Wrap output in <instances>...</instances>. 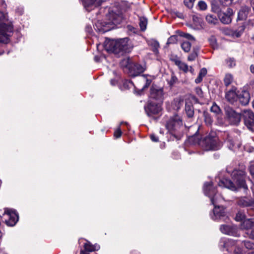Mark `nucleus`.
<instances>
[{"label":"nucleus","instance_id":"obj_1","mask_svg":"<svg viewBox=\"0 0 254 254\" xmlns=\"http://www.w3.org/2000/svg\"><path fill=\"white\" fill-rule=\"evenodd\" d=\"M203 190L205 195L210 198L212 204L214 205L213 209V213L215 217L214 219H217L220 218L221 216H224L225 215V208L223 206L215 205L216 191L215 189L212 187V183H205L204 185Z\"/></svg>","mask_w":254,"mask_h":254},{"label":"nucleus","instance_id":"obj_2","mask_svg":"<svg viewBox=\"0 0 254 254\" xmlns=\"http://www.w3.org/2000/svg\"><path fill=\"white\" fill-rule=\"evenodd\" d=\"M201 146L205 150H216L219 149L222 144L219 140L215 131H211L204 139L199 143Z\"/></svg>","mask_w":254,"mask_h":254},{"label":"nucleus","instance_id":"obj_3","mask_svg":"<svg viewBox=\"0 0 254 254\" xmlns=\"http://www.w3.org/2000/svg\"><path fill=\"white\" fill-rule=\"evenodd\" d=\"M233 179L234 182L229 179H223L219 182L218 185L219 187H225L232 190H236L238 188H246V183L242 175H236V174H234Z\"/></svg>","mask_w":254,"mask_h":254},{"label":"nucleus","instance_id":"obj_4","mask_svg":"<svg viewBox=\"0 0 254 254\" xmlns=\"http://www.w3.org/2000/svg\"><path fill=\"white\" fill-rule=\"evenodd\" d=\"M5 18L4 13L0 11V43L6 44L9 41V37L13 32V27L11 25L3 23Z\"/></svg>","mask_w":254,"mask_h":254},{"label":"nucleus","instance_id":"obj_5","mask_svg":"<svg viewBox=\"0 0 254 254\" xmlns=\"http://www.w3.org/2000/svg\"><path fill=\"white\" fill-rule=\"evenodd\" d=\"M118 21L117 15H113L111 21L109 22L98 21L95 24L94 28L96 31L105 33L114 29Z\"/></svg>","mask_w":254,"mask_h":254},{"label":"nucleus","instance_id":"obj_6","mask_svg":"<svg viewBox=\"0 0 254 254\" xmlns=\"http://www.w3.org/2000/svg\"><path fill=\"white\" fill-rule=\"evenodd\" d=\"M183 123L180 118L175 115L171 117L166 123V127L171 134L176 136V133L182 127Z\"/></svg>","mask_w":254,"mask_h":254},{"label":"nucleus","instance_id":"obj_7","mask_svg":"<svg viewBox=\"0 0 254 254\" xmlns=\"http://www.w3.org/2000/svg\"><path fill=\"white\" fill-rule=\"evenodd\" d=\"M128 60L123 61V64L125 63V70L127 71L128 74L130 76H136L143 72L145 69L143 66L137 64L128 63Z\"/></svg>","mask_w":254,"mask_h":254},{"label":"nucleus","instance_id":"obj_8","mask_svg":"<svg viewBox=\"0 0 254 254\" xmlns=\"http://www.w3.org/2000/svg\"><path fill=\"white\" fill-rule=\"evenodd\" d=\"M2 219L7 225L13 226L18 221V215L14 210L5 208Z\"/></svg>","mask_w":254,"mask_h":254},{"label":"nucleus","instance_id":"obj_9","mask_svg":"<svg viewBox=\"0 0 254 254\" xmlns=\"http://www.w3.org/2000/svg\"><path fill=\"white\" fill-rule=\"evenodd\" d=\"M164 91L162 87H158L156 85H152L150 88V98L162 102L164 99Z\"/></svg>","mask_w":254,"mask_h":254},{"label":"nucleus","instance_id":"obj_10","mask_svg":"<svg viewBox=\"0 0 254 254\" xmlns=\"http://www.w3.org/2000/svg\"><path fill=\"white\" fill-rule=\"evenodd\" d=\"M162 108L160 104H155L152 102L148 103L147 106L145 108V110L148 116L156 115L159 113Z\"/></svg>","mask_w":254,"mask_h":254},{"label":"nucleus","instance_id":"obj_11","mask_svg":"<svg viewBox=\"0 0 254 254\" xmlns=\"http://www.w3.org/2000/svg\"><path fill=\"white\" fill-rule=\"evenodd\" d=\"M233 15V11L232 9L228 8L226 12L219 14V18L222 23L225 24H228L231 22Z\"/></svg>","mask_w":254,"mask_h":254},{"label":"nucleus","instance_id":"obj_12","mask_svg":"<svg viewBox=\"0 0 254 254\" xmlns=\"http://www.w3.org/2000/svg\"><path fill=\"white\" fill-rule=\"evenodd\" d=\"M221 231L225 234L238 237L240 234L238 233L237 228L234 226L223 225L220 227Z\"/></svg>","mask_w":254,"mask_h":254},{"label":"nucleus","instance_id":"obj_13","mask_svg":"<svg viewBox=\"0 0 254 254\" xmlns=\"http://www.w3.org/2000/svg\"><path fill=\"white\" fill-rule=\"evenodd\" d=\"M244 117L245 125L251 129L254 126V114L251 111H247L245 112Z\"/></svg>","mask_w":254,"mask_h":254},{"label":"nucleus","instance_id":"obj_14","mask_svg":"<svg viewBox=\"0 0 254 254\" xmlns=\"http://www.w3.org/2000/svg\"><path fill=\"white\" fill-rule=\"evenodd\" d=\"M129 39L127 38H125L119 40V45L121 52L128 53L131 49L132 46L128 43Z\"/></svg>","mask_w":254,"mask_h":254},{"label":"nucleus","instance_id":"obj_15","mask_svg":"<svg viewBox=\"0 0 254 254\" xmlns=\"http://www.w3.org/2000/svg\"><path fill=\"white\" fill-rule=\"evenodd\" d=\"M227 115L230 121L234 125L238 124L241 120V115L231 109L227 110Z\"/></svg>","mask_w":254,"mask_h":254},{"label":"nucleus","instance_id":"obj_16","mask_svg":"<svg viewBox=\"0 0 254 254\" xmlns=\"http://www.w3.org/2000/svg\"><path fill=\"white\" fill-rule=\"evenodd\" d=\"M236 89L235 87H232L230 90L227 91L225 93L226 99L231 103H233L237 98V95L236 92Z\"/></svg>","mask_w":254,"mask_h":254},{"label":"nucleus","instance_id":"obj_17","mask_svg":"<svg viewBox=\"0 0 254 254\" xmlns=\"http://www.w3.org/2000/svg\"><path fill=\"white\" fill-rule=\"evenodd\" d=\"M116 43V40L106 39L104 44V48L107 52L114 53V51H117L115 50Z\"/></svg>","mask_w":254,"mask_h":254},{"label":"nucleus","instance_id":"obj_18","mask_svg":"<svg viewBox=\"0 0 254 254\" xmlns=\"http://www.w3.org/2000/svg\"><path fill=\"white\" fill-rule=\"evenodd\" d=\"M101 3V0H86L84 6L87 10L90 11L94 7L100 6Z\"/></svg>","mask_w":254,"mask_h":254},{"label":"nucleus","instance_id":"obj_19","mask_svg":"<svg viewBox=\"0 0 254 254\" xmlns=\"http://www.w3.org/2000/svg\"><path fill=\"white\" fill-rule=\"evenodd\" d=\"M238 203L243 207L253 206L254 207V200L248 197L241 198L238 201Z\"/></svg>","mask_w":254,"mask_h":254},{"label":"nucleus","instance_id":"obj_20","mask_svg":"<svg viewBox=\"0 0 254 254\" xmlns=\"http://www.w3.org/2000/svg\"><path fill=\"white\" fill-rule=\"evenodd\" d=\"M250 99V94L248 92H243L240 94L239 97V101L243 105H247Z\"/></svg>","mask_w":254,"mask_h":254},{"label":"nucleus","instance_id":"obj_21","mask_svg":"<svg viewBox=\"0 0 254 254\" xmlns=\"http://www.w3.org/2000/svg\"><path fill=\"white\" fill-rule=\"evenodd\" d=\"M249 8L247 6L242 7L238 14V19L242 20L246 19L249 14Z\"/></svg>","mask_w":254,"mask_h":254},{"label":"nucleus","instance_id":"obj_22","mask_svg":"<svg viewBox=\"0 0 254 254\" xmlns=\"http://www.w3.org/2000/svg\"><path fill=\"white\" fill-rule=\"evenodd\" d=\"M241 227L243 229H252L254 227V219L251 218L245 220L243 222Z\"/></svg>","mask_w":254,"mask_h":254},{"label":"nucleus","instance_id":"obj_23","mask_svg":"<svg viewBox=\"0 0 254 254\" xmlns=\"http://www.w3.org/2000/svg\"><path fill=\"white\" fill-rule=\"evenodd\" d=\"M84 249L88 252H92L98 250L99 249V246L97 245H93L90 242L87 241L84 244Z\"/></svg>","mask_w":254,"mask_h":254},{"label":"nucleus","instance_id":"obj_24","mask_svg":"<svg viewBox=\"0 0 254 254\" xmlns=\"http://www.w3.org/2000/svg\"><path fill=\"white\" fill-rule=\"evenodd\" d=\"M184 104V100L181 98L175 99L172 103V106L174 110H178Z\"/></svg>","mask_w":254,"mask_h":254},{"label":"nucleus","instance_id":"obj_25","mask_svg":"<svg viewBox=\"0 0 254 254\" xmlns=\"http://www.w3.org/2000/svg\"><path fill=\"white\" fill-rule=\"evenodd\" d=\"M175 64L177 65L180 69L183 70L185 72H187L189 70V66L188 65L180 61L179 60H176L175 61Z\"/></svg>","mask_w":254,"mask_h":254},{"label":"nucleus","instance_id":"obj_26","mask_svg":"<svg viewBox=\"0 0 254 254\" xmlns=\"http://www.w3.org/2000/svg\"><path fill=\"white\" fill-rule=\"evenodd\" d=\"M206 21L210 24L215 25L218 22V20L216 16L214 15L208 14L206 16Z\"/></svg>","mask_w":254,"mask_h":254},{"label":"nucleus","instance_id":"obj_27","mask_svg":"<svg viewBox=\"0 0 254 254\" xmlns=\"http://www.w3.org/2000/svg\"><path fill=\"white\" fill-rule=\"evenodd\" d=\"M234 81L233 76L230 73H227L225 74L223 79L224 85L226 86L230 85Z\"/></svg>","mask_w":254,"mask_h":254},{"label":"nucleus","instance_id":"obj_28","mask_svg":"<svg viewBox=\"0 0 254 254\" xmlns=\"http://www.w3.org/2000/svg\"><path fill=\"white\" fill-rule=\"evenodd\" d=\"M206 73H207V70L206 68H203L201 69V70L199 71L198 76L195 79V82L197 84L201 82L202 80L203 77L205 76Z\"/></svg>","mask_w":254,"mask_h":254},{"label":"nucleus","instance_id":"obj_29","mask_svg":"<svg viewBox=\"0 0 254 254\" xmlns=\"http://www.w3.org/2000/svg\"><path fill=\"white\" fill-rule=\"evenodd\" d=\"M185 111L188 117L191 118L193 116V108L191 104H186Z\"/></svg>","mask_w":254,"mask_h":254},{"label":"nucleus","instance_id":"obj_30","mask_svg":"<svg viewBox=\"0 0 254 254\" xmlns=\"http://www.w3.org/2000/svg\"><path fill=\"white\" fill-rule=\"evenodd\" d=\"M220 243H222V245L223 248H226L227 251H229V249L228 247L230 246H234L235 245V243L230 240H221Z\"/></svg>","mask_w":254,"mask_h":254},{"label":"nucleus","instance_id":"obj_31","mask_svg":"<svg viewBox=\"0 0 254 254\" xmlns=\"http://www.w3.org/2000/svg\"><path fill=\"white\" fill-rule=\"evenodd\" d=\"M147 24V19L144 17L139 18V26L142 31H145Z\"/></svg>","mask_w":254,"mask_h":254},{"label":"nucleus","instance_id":"obj_32","mask_svg":"<svg viewBox=\"0 0 254 254\" xmlns=\"http://www.w3.org/2000/svg\"><path fill=\"white\" fill-rule=\"evenodd\" d=\"M181 48L186 53L190 52L191 48V44L188 41H184L181 44Z\"/></svg>","mask_w":254,"mask_h":254},{"label":"nucleus","instance_id":"obj_33","mask_svg":"<svg viewBox=\"0 0 254 254\" xmlns=\"http://www.w3.org/2000/svg\"><path fill=\"white\" fill-rule=\"evenodd\" d=\"M148 44L152 47L153 51L155 53L157 52L158 48L159 47V44L157 41L155 40H151L148 42Z\"/></svg>","mask_w":254,"mask_h":254},{"label":"nucleus","instance_id":"obj_34","mask_svg":"<svg viewBox=\"0 0 254 254\" xmlns=\"http://www.w3.org/2000/svg\"><path fill=\"white\" fill-rule=\"evenodd\" d=\"M197 57V50L195 49H193L192 52L189 55L188 60L189 61H193Z\"/></svg>","mask_w":254,"mask_h":254},{"label":"nucleus","instance_id":"obj_35","mask_svg":"<svg viewBox=\"0 0 254 254\" xmlns=\"http://www.w3.org/2000/svg\"><path fill=\"white\" fill-rule=\"evenodd\" d=\"M226 62L228 66L230 68L235 66L236 65L235 60L233 58H228L226 60Z\"/></svg>","mask_w":254,"mask_h":254},{"label":"nucleus","instance_id":"obj_36","mask_svg":"<svg viewBox=\"0 0 254 254\" xmlns=\"http://www.w3.org/2000/svg\"><path fill=\"white\" fill-rule=\"evenodd\" d=\"M178 82L177 77L172 73L170 79L168 80V83L170 85L172 86Z\"/></svg>","mask_w":254,"mask_h":254},{"label":"nucleus","instance_id":"obj_37","mask_svg":"<svg viewBox=\"0 0 254 254\" xmlns=\"http://www.w3.org/2000/svg\"><path fill=\"white\" fill-rule=\"evenodd\" d=\"M178 40V36L176 35H173L170 36L168 40L167 44H172L176 43Z\"/></svg>","mask_w":254,"mask_h":254},{"label":"nucleus","instance_id":"obj_38","mask_svg":"<svg viewBox=\"0 0 254 254\" xmlns=\"http://www.w3.org/2000/svg\"><path fill=\"white\" fill-rule=\"evenodd\" d=\"M195 0H184V4L189 8H191Z\"/></svg>","mask_w":254,"mask_h":254},{"label":"nucleus","instance_id":"obj_39","mask_svg":"<svg viewBox=\"0 0 254 254\" xmlns=\"http://www.w3.org/2000/svg\"><path fill=\"white\" fill-rule=\"evenodd\" d=\"M198 6L201 10H206L207 7L206 2L203 0H200L198 2Z\"/></svg>","mask_w":254,"mask_h":254},{"label":"nucleus","instance_id":"obj_40","mask_svg":"<svg viewBox=\"0 0 254 254\" xmlns=\"http://www.w3.org/2000/svg\"><path fill=\"white\" fill-rule=\"evenodd\" d=\"M180 36L191 41L195 40L194 38L192 35L188 33H182L180 34Z\"/></svg>","mask_w":254,"mask_h":254},{"label":"nucleus","instance_id":"obj_41","mask_svg":"<svg viewBox=\"0 0 254 254\" xmlns=\"http://www.w3.org/2000/svg\"><path fill=\"white\" fill-rule=\"evenodd\" d=\"M239 29H240L238 31H236L234 33V35L236 36L237 37H240L243 33V31L245 30V26H242L240 27Z\"/></svg>","mask_w":254,"mask_h":254},{"label":"nucleus","instance_id":"obj_42","mask_svg":"<svg viewBox=\"0 0 254 254\" xmlns=\"http://www.w3.org/2000/svg\"><path fill=\"white\" fill-rule=\"evenodd\" d=\"M244 245L248 249H253L254 248V244L250 241H245Z\"/></svg>","mask_w":254,"mask_h":254},{"label":"nucleus","instance_id":"obj_43","mask_svg":"<svg viewBox=\"0 0 254 254\" xmlns=\"http://www.w3.org/2000/svg\"><path fill=\"white\" fill-rule=\"evenodd\" d=\"M211 9L212 11L214 12H218L219 11V7L214 2H212L211 3Z\"/></svg>","mask_w":254,"mask_h":254},{"label":"nucleus","instance_id":"obj_44","mask_svg":"<svg viewBox=\"0 0 254 254\" xmlns=\"http://www.w3.org/2000/svg\"><path fill=\"white\" fill-rule=\"evenodd\" d=\"M245 218V215L240 212H238L236 216V220L237 221H242Z\"/></svg>","mask_w":254,"mask_h":254},{"label":"nucleus","instance_id":"obj_45","mask_svg":"<svg viewBox=\"0 0 254 254\" xmlns=\"http://www.w3.org/2000/svg\"><path fill=\"white\" fill-rule=\"evenodd\" d=\"M211 111L214 113H217L219 112L220 108L216 104L214 103L211 108Z\"/></svg>","mask_w":254,"mask_h":254},{"label":"nucleus","instance_id":"obj_46","mask_svg":"<svg viewBox=\"0 0 254 254\" xmlns=\"http://www.w3.org/2000/svg\"><path fill=\"white\" fill-rule=\"evenodd\" d=\"M122 132L120 128H118L114 132V136L116 138H119L121 136Z\"/></svg>","mask_w":254,"mask_h":254},{"label":"nucleus","instance_id":"obj_47","mask_svg":"<svg viewBox=\"0 0 254 254\" xmlns=\"http://www.w3.org/2000/svg\"><path fill=\"white\" fill-rule=\"evenodd\" d=\"M116 47H115V50H117V51H114V54H120L121 52V50L119 47V45H118L119 43V40H116Z\"/></svg>","mask_w":254,"mask_h":254},{"label":"nucleus","instance_id":"obj_48","mask_svg":"<svg viewBox=\"0 0 254 254\" xmlns=\"http://www.w3.org/2000/svg\"><path fill=\"white\" fill-rule=\"evenodd\" d=\"M250 172L251 174L254 177V162L252 163L250 166Z\"/></svg>","mask_w":254,"mask_h":254},{"label":"nucleus","instance_id":"obj_49","mask_svg":"<svg viewBox=\"0 0 254 254\" xmlns=\"http://www.w3.org/2000/svg\"><path fill=\"white\" fill-rule=\"evenodd\" d=\"M150 138L152 141L154 142H158L159 139L157 136H156L155 134H151Z\"/></svg>","mask_w":254,"mask_h":254},{"label":"nucleus","instance_id":"obj_50","mask_svg":"<svg viewBox=\"0 0 254 254\" xmlns=\"http://www.w3.org/2000/svg\"><path fill=\"white\" fill-rule=\"evenodd\" d=\"M248 234L249 235L250 238L254 240V227L252 229L250 233L249 232L248 233Z\"/></svg>","mask_w":254,"mask_h":254},{"label":"nucleus","instance_id":"obj_51","mask_svg":"<svg viewBox=\"0 0 254 254\" xmlns=\"http://www.w3.org/2000/svg\"><path fill=\"white\" fill-rule=\"evenodd\" d=\"M151 82L152 81L151 79H147L146 80L145 85L144 86V88L148 87L150 85Z\"/></svg>","mask_w":254,"mask_h":254},{"label":"nucleus","instance_id":"obj_52","mask_svg":"<svg viewBox=\"0 0 254 254\" xmlns=\"http://www.w3.org/2000/svg\"><path fill=\"white\" fill-rule=\"evenodd\" d=\"M233 0H222V2L223 3L225 2V5L231 3Z\"/></svg>","mask_w":254,"mask_h":254},{"label":"nucleus","instance_id":"obj_53","mask_svg":"<svg viewBox=\"0 0 254 254\" xmlns=\"http://www.w3.org/2000/svg\"><path fill=\"white\" fill-rule=\"evenodd\" d=\"M89 253V252L86 251L84 249L80 251V254H90Z\"/></svg>","mask_w":254,"mask_h":254},{"label":"nucleus","instance_id":"obj_54","mask_svg":"<svg viewBox=\"0 0 254 254\" xmlns=\"http://www.w3.org/2000/svg\"><path fill=\"white\" fill-rule=\"evenodd\" d=\"M251 71L252 73H254V65H252L250 67Z\"/></svg>","mask_w":254,"mask_h":254},{"label":"nucleus","instance_id":"obj_55","mask_svg":"<svg viewBox=\"0 0 254 254\" xmlns=\"http://www.w3.org/2000/svg\"><path fill=\"white\" fill-rule=\"evenodd\" d=\"M251 6H252L253 9L254 10V0H250Z\"/></svg>","mask_w":254,"mask_h":254},{"label":"nucleus","instance_id":"obj_56","mask_svg":"<svg viewBox=\"0 0 254 254\" xmlns=\"http://www.w3.org/2000/svg\"><path fill=\"white\" fill-rule=\"evenodd\" d=\"M177 16L180 17V18H182V16H183V14L181 13H178V14H177Z\"/></svg>","mask_w":254,"mask_h":254},{"label":"nucleus","instance_id":"obj_57","mask_svg":"<svg viewBox=\"0 0 254 254\" xmlns=\"http://www.w3.org/2000/svg\"><path fill=\"white\" fill-rule=\"evenodd\" d=\"M240 251V249H239L238 252H236V250H235V254H241Z\"/></svg>","mask_w":254,"mask_h":254},{"label":"nucleus","instance_id":"obj_58","mask_svg":"<svg viewBox=\"0 0 254 254\" xmlns=\"http://www.w3.org/2000/svg\"><path fill=\"white\" fill-rule=\"evenodd\" d=\"M2 237V232L0 231V241L1 240Z\"/></svg>","mask_w":254,"mask_h":254},{"label":"nucleus","instance_id":"obj_59","mask_svg":"<svg viewBox=\"0 0 254 254\" xmlns=\"http://www.w3.org/2000/svg\"><path fill=\"white\" fill-rule=\"evenodd\" d=\"M190 71L191 72H192L193 71V68L191 67V66H190Z\"/></svg>","mask_w":254,"mask_h":254},{"label":"nucleus","instance_id":"obj_60","mask_svg":"<svg viewBox=\"0 0 254 254\" xmlns=\"http://www.w3.org/2000/svg\"><path fill=\"white\" fill-rule=\"evenodd\" d=\"M0 3H1L2 4L5 5V4L4 3V2L2 0H0Z\"/></svg>","mask_w":254,"mask_h":254},{"label":"nucleus","instance_id":"obj_61","mask_svg":"<svg viewBox=\"0 0 254 254\" xmlns=\"http://www.w3.org/2000/svg\"><path fill=\"white\" fill-rule=\"evenodd\" d=\"M249 254H254V251L252 252L249 253Z\"/></svg>","mask_w":254,"mask_h":254},{"label":"nucleus","instance_id":"obj_62","mask_svg":"<svg viewBox=\"0 0 254 254\" xmlns=\"http://www.w3.org/2000/svg\"><path fill=\"white\" fill-rule=\"evenodd\" d=\"M231 144L232 145V146H234V144L233 142H231Z\"/></svg>","mask_w":254,"mask_h":254},{"label":"nucleus","instance_id":"obj_63","mask_svg":"<svg viewBox=\"0 0 254 254\" xmlns=\"http://www.w3.org/2000/svg\"><path fill=\"white\" fill-rule=\"evenodd\" d=\"M3 52H0V55H2L3 54Z\"/></svg>","mask_w":254,"mask_h":254},{"label":"nucleus","instance_id":"obj_64","mask_svg":"<svg viewBox=\"0 0 254 254\" xmlns=\"http://www.w3.org/2000/svg\"><path fill=\"white\" fill-rule=\"evenodd\" d=\"M253 107L254 108V102H253Z\"/></svg>","mask_w":254,"mask_h":254}]
</instances>
